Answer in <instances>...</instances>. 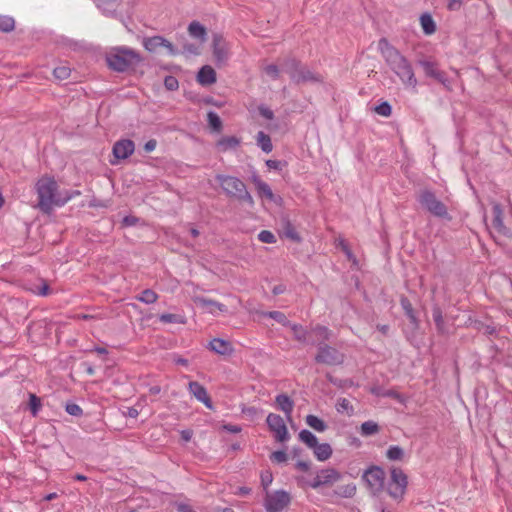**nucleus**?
<instances>
[{
    "label": "nucleus",
    "instance_id": "obj_1",
    "mask_svg": "<svg viewBox=\"0 0 512 512\" xmlns=\"http://www.w3.org/2000/svg\"><path fill=\"white\" fill-rule=\"evenodd\" d=\"M379 50L386 63L406 86L415 88L417 79L410 62L387 39L382 38L378 43Z\"/></svg>",
    "mask_w": 512,
    "mask_h": 512
},
{
    "label": "nucleus",
    "instance_id": "obj_2",
    "mask_svg": "<svg viewBox=\"0 0 512 512\" xmlns=\"http://www.w3.org/2000/svg\"><path fill=\"white\" fill-rule=\"evenodd\" d=\"M35 191L38 199L36 208L45 214H50L55 206H63L71 199V196L59 195L58 184L55 178L49 175H43L36 181Z\"/></svg>",
    "mask_w": 512,
    "mask_h": 512
},
{
    "label": "nucleus",
    "instance_id": "obj_3",
    "mask_svg": "<svg viewBox=\"0 0 512 512\" xmlns=\"http://www.w3.org/2000/svg\"><path fill=\"white\" fill-rule=\"evenodd\" d=\"M106 62L110 69L124 72L142 62L139 53L130 48H114L106 55Z\"/></svg>",
    "mask_w": 512,
    "mask_h": 512
},
{
    "label": "nucleus",
    "instance_id": "obj_4",
    "mask_svg": "<svg viewBox=\"0 0 512 512\" xmlns=\"http://www.w3.org/2000/svg\"><path fill=\"white\" fill-rule=\"evenodd\" d=\"M417 200L421 207L434 217L451 220L448 207L437 198L434 192L429 189H422L417 194Z\"/></svg>",
    "mask_w": 512,
    "mask_h": 512
},
{
    "label": "nucleus",
    "instance_id": "obj_5",
    "mask_svg": "<svg viewBox=\"0 0 512 512\" xmlns=\"http://www.w3.org/2000/svg\"><path fill=\"white\" fill-rule=\"evenodd\" d=\"M216 179L228 196L235 197L249 205L254 204V200L251 194L247 191L246 185L239 178L218 174L216 175Z\"/></svg>",
    "mask_w": 512,
    "mask_h": 512
},
{
    "label": "nucleus",
    "instance_id": "obj_6",
    "mask_svg": "<svg viewBox=\"0 0 512 512\" xmlns=\"http://www.w3.org/2000/svg\"><path fill=\"white\" fill-rule=\"evenodd\" d=\"M285 70L289 74L291 80L296 84L322 81L321 75L312 72L306 66L301 65L294 59L286 62Z\"/></svg>",
    "mask_w": 512,
    "mask_h": 512
},
{
    "label": "nucleus",
    "instance_id": "obj_7",
    "mask_svg": "<svg viewBox=\"0 0 512 512\" xmlns=\"http://www.w3.org/2000/svg\"><path fill=\"white\" fill-rule=\"evenodd\" d=\"M291 502L290 494L284 490L266 493L264 506L267 512H281Z\"/></svg>",
    "mask_w": 512,
    "mask_h": 512
},
{
    "label": "nucleus",
    "instance_id": "obj_8",
    "mask_svg": "<svg viewBox=\"0 0 512 512\" xmlns=\"http://www.w3.org/2000/svg\"><path fill=\"white\" fill-rule=\"evenodd\" d=\"M408 481L407 476L399 468L391 470V483L388 487V493L394 499L402 498L405 493Z\"/></svg>",
    "mask_w": 512,
    "mask_h": 512
},
{
    "label": "nucleus",
    "instance_id": "obj_9",
    "mask_svg": "<svg viewBox=\"0 0 512 512\" xmlns=\"http://www.w3.org/2000/svg\"><path fill=\"white\" fill-rule=\"evenodd\" d=\"M344 358V354L336 348L324 345L319 348L315 360L326 365H340L344 362Z\"/></svg>",
    "mask_w": 512,
    "mask_h": 512
},
{
    "label": "nucleus",
    "instance_id": "obj_10",
    "mask_svg": "<svg viewBox=\"0 0 512 512\" xmlns=\"http://www.w3.org/2000/svg\"><path fill=\"white\" fill-rule=\"evenodd\" d=\"M363 479L375 495L383 489L385 472L380 467H372L365 472Z\"/></svg>",
    "mask_w": 512,
    "mask_h": 512
},
{
    "label": "nucleus",
    "instance_id": "obj_11",
    "mask_svg": "<svg viewBox=\"0 0 512 512\" xmlns=\"http://www.w3.org/2000/svg\"><path fill=\"white\" fill-rule=\"evenodd\" d=\"M275 441L284 443L290 439L284 418H266Z\"/></svg>",
    "mask_w": 512,
    "mask_h": 512
},
{
    "label": "nucleus",
    "instance_id": "obj_12",
    "mask_svg": "<svg viewBox=\"0 0 512 512\" xmlns=\"http://www.w3.org/2000/svg\"><path fill=\"white\" fill-rule=\"evenodd\" d=\"M143 46L149 52H156L159 48L167 49L170 55H176L177 51L173 44L161 36L147 37L143 39Z\"/></svg>",
    "mask_w": 512,
    "mask_h": 512
},
{
    "label": "nucleus",
    "instance_id": "obj_13",
    "mask_svg": "<svg viewBox=\"0 0 512 512\" xmlns=\"http://www.w3.org/2000/svg\"><path fill=\"white\" fill-rule=\"evenodd\" d=\"M340 473L334 468L322 469L310 483V486L317 489L324 485H330L340 479Z\"/></svg>",
    "mask_w": 512,
    "mask_h": 512
},
{
    "label": "nucleus",
    "instance_id": "obj_14",
    "mask_svg": "<svg viewBox=\"0 0 512 512\" xmlns=\"http://www.w3.org/2000/svg\"><path fill=\"white\" fill-rule=\"evenodd\" d=\"M135 144L132 140L129 139H121L117 141L112 149L113 155L116 161H110L112 165L116 164L118 160H123L128 158L134 153Z\"/></svg>",
    "mask_w": 512,
    "mask_h": 512
},
{
    "label": "nucleus",
    "instance_id": "obj_15",
    "mask_svg": "<svg viewBox=\"0 0 512 512\" xmlns=\"http://www.w3.org/2000/svg\"><path fill=\"white\" fill-rule=\"evenodd\" d=\"M193 302L203 308L207 313L217 315L219 313H226L228 311L227 306L213 299L205 297L195 296Z\"/></svg>",
    "mask_w": 512,
    "mask_h": 512
},
{
    "label": "nucleus",
    "instance_id": "obj_16",
    "mask_svg": "<svg viewBox=\"0 0 512 512\" xmlns=\"http://www.w3.org/2000/svg\"><path fill=\"white\" fill-rule=\"evenodd\" d=\"M229 51V44L221 36L215 35L213 38V55L218 64H224L228 60Z\"/></svg>",
    "mask_w": 512,
    "mask_h": 512
},
{
    "label": "nucleus",
    "instance_id": "obj_17",
    "mask_svg": "<svg viewBox=\"0 0 512 512\" xmlns=\"http://www.w3.org/2000/svg\"><path fill=\"white\" fill-rule=\"evenodd\" d=\"M188 390L199 402L203 403L207 408H212L211 398L202 384L197 381H190L188 383Z\"/></svg>",
    "mask_w": 512,
    "mask_h": 512
},
{
    "label": "nucleus",
    "instance_id": "obj_18",
    "mask_svg": "<svg viewBox=\"0 0 512 512\" xmlns=\"http://www.w3.org/2000/svg\"><path fill=\"white\" fill-rule=\"evenodd\" d=\"M421 66L426 76L434 78L445 86L449 85V81L445 72L439 70L435 63L430 61H422Z\"/></svg>",
    "mask_w": 512,
    "mask_h": 512
},
{
    "label": "nucleus",
    "instance_id": "obj_19",
    "mask_svg": "<svg viewBox=\"0 0 512 512\" xmlns=\"http://www.w3.org/2000/svg\"><path fill=\"white\" fill-rule=\"evenodd\" d=\"M251 181L254 184L257 193L260 197H264L270 201L276 202L277 198L272 192L270 186L264 182L258 175H253Z\"/></svg>",
    "mask_w": 512,
    "mask_h": 512
},
{
    "label": "nucleus",
    "instance_id": "obj_20",
    "mask_svg": "<svg viewBox=\"0 0 512 512\" xmlns=\"http://www.w3.org/2000/svg\"><path fill=\"white\" fill-rule=\"evenodd\" d=\"M209 348L219 355H231L234 352L233 345L224 339L214 338L209 343Z\"/></svg>",
    "mask_w": 512,
    "mask_h": 512
},
{
    "label": "nucleus",
    "instance_id": "obj_21",
    "mask_svg": "<svg viewBox=\"0 0 512 512\" xmlns=\"http://www.w3.org/2000/svg\"><path fill=\"white\" fill-rule=\"evenodd\" d=\"M217 80V77H216V72L215 70L209 66V65H205L203 66L198 74H197V81L199 84H201L202 86H209V85H212L216 82Z\"/></svg>",
    "mask_w": 512,
    "mask_h": 512
},
{
    "label": "nucleus",
    "instance_id": "obj_22",
    "mask_svg": "<svg viewBox=\"0 0 512 512\" xmlns=\"http://www.w3.org/2000/svg\"><path fill=\"white\" fill-rule=\"evenodd\" d=\"M188 33L191 37L198 39L203 44L207 38L206 28L198 21H192L188 26Z\"/></svg>",
    "mask_w": 512,
    "mask_h": 512
},
{
    "label": "nucleus",
    "instance_id": "obj_23",
    "mask_svg": "<svg viewBox=\"0 0 512 512\" xmlns=\"http://www.w3.org/2000/svg\"><path fill=\"white\" fill-rule=\"evenodd\" d=\"M493 213H494V219H493V229L501 234V235H508L509 230L505 227L502 220V209L499 204H495L493 206Z\"/></svg>",
    "mask_w": 512,
    "mask_h": 512
},
{
    "label": "nucleus",
    "instance_id": "obj_24",
    "mask_svg": "<svg viewBox=\"0 0 512 512\" xmlns=\"http://www.w3.org/2000/svg\"><path fill=\"white\" fill-rule=\"evenodd\" d=\"M275 403L277 409L282 411L284 414H291L294 407V403L289 396H287L286 394H280L276 397Z\"/></svg>",
    "mask_w": 512,
    "mask_h": 512
},
{
    "label": "nucleus",
    "instance_id": "obj_25",
    "mask_svg": "<svg viewBox=\"0 0 512 512\" xmlns=\"http://www.w3.org/2000/svg\"><path fill=\"white\" fill-rule=\"evenodd\" d=\"M240 139L235 136H225L217 141V148L221 152H226L229 149H234L240 145Z\"/></svg>",
    "mask_w": 512,
    "mask_h": 512
},
{
    "label": "nucleus",
    "instance_id": "obj_26",
    "mask_svg": "<svg viewBox=\"0 0 512 512\" xmlns=\"http://www.w3.org/2000/svg\"><path fill=\"white\" fill-rule=\"evenodd\" d=\"M27 289L38 296H48L51 294L49 284L44 279H39L37 283L31 284Z\"/></svg>",
    "mask_w": 512,
    "mask_h": 512
},
{
    "label": "nucleus",
    "instance_id": "obj_27",
    "mask_svg": "<svg viewBox=\"0 0 512 512\" xmlns=\"http://www.w3.org/2000/svg\"><path fill=\"white\" fill-rule=\"evenodd\" d=\"M420 24L424 34L432 35L436 32V24L430 14L425 13L421 15Z\"/></svg>",
    "mask_w": 512,
    "mask_h": 512
},
{
    "label": "nucleus",
    "instance_id": "obj_28",
    "mask_svg": "<svg viewBox=\"0 0 512 512\" xmlns=\"http://www.w3.org/2000/svg\"><path fill=\"white\" fill-rule=\"evenodd\" d=\"M313 451L319 461H325L332 455V448L328 443L317 444Z\"/></svg>",
    "mask_w": 512,
    "mask_h": 512
},
{
    "label": "nucleus",
    "instance_id": "obj_29",
    "mask_svg": "<svg viewBox=\"0 0 512 512\" xmlns=\"http://www.w3.org/2000/svg\"><path fill=\"white\" fill-rule=\"evenodd\" d=\"M256 141L258 146L266 153H269L273 149V145L271 142V138L269 135L265 134L264 132L260 131L258 132L256 136Z\"/></svg>",
    "mask_w": 512,
    "mask_h": 512
},
{
    "label": "nucleus",
    "instance_id": "obj_30",
    "mask_svg": "<svg viewBox=\"0 0 512 512\" xmlns=\"http://www.w3.org/2000/svg\"><path fill=\"white\" fill-rule=\"evenodd\" d=\"M300 440L305 443L309 448H314L318 444L316 436L309 430H302L299 433Z\"/></svg>",
    "mask_w": 512,
    "mask_h": 512
},
{
    "label": "nucleus",
    "instance_id": "obj_31",
    "mask_svg": "<svg viewBox=\"0 0 512 512\" xmlns=\"http://www.w3.org/2000/svg\"><path fill=\"white\" fill-rule=\"evenodd\" d=\"M289 327L293 331L294 338L297 341H299L301 343L307 342L308 331L303 326L291 323V325Z\"/></svg>",
    "mask_w": 512,
    "mask_h": 512
},
{
    "label": "nucleus",
    "instance_id": "obj_32",
    "mask_svg": "<svg viewBox=\"0 0 512 512\" xmlns=\"http://www.w3.org/2000/svg\"><path fill=\"white\" fill-rule=\"evenodd\" d=\"M336 410L340 414H351L353 412L351 401L346 398L340 399L336 404Z\"/></svg>",
    "mask_w": 512,
    "mask_h": 512
},
{
    "label": "nucleus",
    "instance_id": "obj_33",
    "mask_svg": "<svg viewBox=\"0 0 512 512\" xmlns=\"http://www.w3.org/2000/svg\"><path fill=\"white\" fill-rule=\"evenodd\" d=\"M15 28V21L12 17L2 16L0 17V31L1 32H11Z\"/></svg>",
    "mask_w": 512,
    "mask_h": 512
},
{
    "label": "nucleus",
    "instance_id": "obj_34",
    "mask_svg": "<svg viewBox=\"0 0 512 512\" xmlns=\"http://www.w3.org/2000/svg\"><path fill=\"white\" fill-rule=\"evenodd\" d=\"M336 493L341 497L351 498L356 493V486L354 484L340 486L336 490Z\"/></svg>",
    "mask_w": 512,
    "mask_h": 512
},
{
    "label": "nucleus",
    "instance_id": "obj_35",
    "mask_svg": "<svg viewBox=\"0 0 512 512\" xmlns=\"http://www.w3.org/2000/svg\"><path fill=\"white\" fill-rule=\"evenodd\" d=\"M378 430H379V427H378L377 423H375L373 421H366L361 426V434L363 436L373 435V434L377 433Z\"/></svg>",
    "mask_w": 512,
    "mask_h": 512
},
{
    "label": "nucleus",
    "instance_id": "obj_36",
    "mask_svg": "<svg viewBox=\"0 0 512 512\" xmlns=\"http://www.w3.org/2000/svg\"><path fill=\"white\" fill-rule=\"evenodd\" d=\"M263 315L274 319L275 321H277L278 323H280L284 326L291 325V322L287 319L285 314L280 311L267 312V313H264Z\"/></svg>",
    "mask_w": 512,
    "mask_h": 512
},
{
    "label": "nucleus",
    "instance_id": "obj_37",
    "mask_svg": "<svg viewBox=\"0 0 512 512\" xmlns=\"http://www.w3.org/2000/svg\"><path fill=\"white\" fill-rule=\"evenodd\" d=\"M158 299V295L150 289L144 290L141 295L138 297V300L146 303V304H152L155 303Z\"/></svg>",
    "mask_w": 512,
    "mask_h": 512
},
{
    "label": "nucleus",
    "instance_id": "obj_38",
    "mask_svg": "<svg viewBox=\"0 0 512 512\" xmlns=\"http://www.w3.org/2000/svg\"><path fill=\"white\" fill-rule=\"evenodd\" d=\"M386 455L389 460H401L404 456V451L399 446H390L387 450Z\"/></svg>",
    "mask_w": 512,
    "mask_h": 512
},
{
    "label": "nucleus",
    "instance_id": "obj_39",
    "mask_svg": "<svg viewBox=\"0 0 512 512\" xmlns=\"http://www.w3.org/2000/svg\"><path fill=\"white\" fill-rule=\"evenodd\" d=\"M401 306L403 308V310L405 311L406 315L408 316V318L410 319V321L412 323H416V316H415V313H414V310H413V307H412V304L410 303V301L403 297L401 299Z\"/></svg>",
    "mask_w": 512,
    "mask_h": 512
},
{
    "label": "nucleus",
    "instance_id": "obj_40",
    "mask_svg": "<svg viewBox=\"0 0 512 512\" xmlns=\"http://www.w3.org/2000/svg\"><path fill=\"white\" fill-rule=\"evenodd\" d=\"M28 406H29V410L30 412L35 415L39 412L41 406H42V403H41V399L39 397H37L35 394H30L29 395V403H28Z\"/></svg>",
    "mask_w": 512,
    "mask_h": 512
},
{
    "label": "nucleus",
    "instance_id": "obj_41",
    "mask_svg": "<svg viewBox=\"0 0 512 512\" xmlns=\"http://www.w3.org/2000/svg\"><path fill=\"white\" fill-rule=\"evenodd\" d=\"M71 74V69L68 66H59L53 70V75L58 80H66Z\"/></svg>",
    "mask_w": 512,
    "mask_h": 512
},
{
    "label": "nucleus",
    "instance_id": "obj_42",
    "mask_svg": "<svg viewBox=\"0 0 512 512\" xmlns=\"http://www.w3.org/2000/svg\"><path fill=\"white\" fill-rule=\"evenodd\" d=\"M207 120L211 128L215 131H220L222 127V122L220 117L215 112H209L207 115Z\"/></svg>",
    "mask_w": 512,
    "mask_h": 512
},
{
    "label": "nucleus",
    "instance_id": "obj_43",
    "mask_svg": "<svg viewBox=\"0 0 512 512\" xmlns=\"http://www.w3.org/2000/svg\"><path fill=\"white\" fill-rule=\"evenodd\" d=\"M159 319L163 323H181V324L185 323V320L183 317L176 315V314H171V313L162 314L159 316Z\"/></svg>",
    "mask_w": 512,
    "mask_h": 512
},
{
    "label": "nucleus",
    "instance_id": "obj_44",
    "mask_svg": "<svg viewBox=\"0 0 512 512\" xmlns=\"http://www.w3.org/2000/svg\"><path fill=\"white\" fill-rule=\"evenodd\" d=\"M307 424L316 431L322 432L326 429V424L322 418H306Z\"/></svg>",
    "mask_w": 512,
    "mask_h": 512
},
{
    "label": "nucleus",
    "instance_id": "obj_45",
    "mask_svg": "<svg viewBox=\"0 0 512 512\" xmlns=\"http://www.w3.org/2000/svg\"><path fill=\"white\" fill-rule=\"evenodd\" d=\"M313 332L315 333L316 337L322 341L328 340L331 336V331L324 326H316L313 329Z\"/></svg>",
    "mask_w": 512,
    "mask_h": 512
},
{
    "label": "nucleus",
    "instance_id": "obj_46",
    "mask_svg": "<svg viewBox=\"0 0 512 512\" xmlns=\"http://www.w3.org/2000/svg\"><path fill=\"white\" fill-rule=\"evenodd\" d=\"M375 112L383 117H389L392 113V108L388 102H383L375 107Z\"/></svg>",
    "mask_w": 512,
    "mask_h": 512
},
{
    "label": "nucleus",
    "instance_id": "obj_47",
    "mask_svg": "<svg viewBox=\"0 0 512 512\" xmlns=\"http://www.w3.org/2000/svg\"><path fill=\"white\" fill-rule=\"evenodd\" d=\"M264 72L270 79H273V80L277 79L280 75V70H279L278 66H276L274 64L265 66Z\"/></svg>",
    "mask_w": 512,
    "mask_h": 512
},
{
    "label": "nucleus",
    "instance_id": "obj_48",
    "mask_svg": "<svg viewBox=\"0 0 512 512\" xmlns=\"http://www.w3.org/2000/svg\"><path fill=\"white\" fill-rule=\"evenodd\" d=\"M258 238L263 243L271 244L276 242L274 234L268 230L261 231L258 235Z\"/></svg>",
    "mask_w": 512,
    "mask_h": 512
},
{
    "label": "nucleus",
    "instance_id": "obj_49",
    "mask_svg": "<svg viewBox=\"0 0 512 512\" xmlns=\"http://www.w3.org/2000/svg\"><path fill=\"white\" fill-rule=\"evenodd\" d=\"M164 86L169 91L177 90L179 87V82L174 76H167L164 79Z\"/></svg>",
    "mask_w": 512,
    "mask_h": 512
},
{
    "label": "nucleus",
    "instance_id": "obj_50",
    "mask_svg": "<svg viewBox=\"0 0 512 512\" xmlns=\"http://www.w3.org/2000/svg\"><path fill=\"white\" fill-rule=\"evenodd\" d=\"M270 459H271V461L276 462V463H284L287 461L288 457H287V454L285 451L279 450V451H274L270 455Z\"/></svg>",
    "mask_w": 512,
    "mask_h": 512
},
{
    "label": "nucleus",
    "instance_id": "obj_51",
    "mask_svg": "<svg viewBox=\"0 0 512 512\" xmlns=\"http://www.w3.org/2000/svg\"><path fill=\"white\" fill-rule=\"evenodd\" d=\"M183 52L188 55H199L200 54V45L185 44L183 47Z\"/></svg>",
    "mask_w": 512,
    "mask_h": 512
},
{
    "label": "nucleus",
    "instance_id": "obj_52",
    "mask_svg": "<svg viewBox=\"0 0 512 512\" xmlns=\"http://www.w3.org/2000/svg\"><path fill=\"white\" fill-rule=\"evenodd\" d=\"M66 412L71 416H77L82 413L81 408L75 403H68L65 408Z\"/></svg>",
    "mask_w": 512,
    "mask_h": 512
},
{
    "label": "nucleus",
    "instance_id": "obj_53",
    "mask_svg": "<svg viewBox=\"0 0 512 512\" xmlns=\"http://www.w3.org/2000/svg\"><path fill=\"white\" fill-rule=\"evenodd\" d=\"M272 481H273V477H272L271 472L266 471L265 473L261 474V484L265 490L272 483Z\"/></svg>",
    "mask_w": 512,
    "mask_h": 512
},
{
    "label": "nucleus",
    "instance_id": "obj_54",
    "mask_svg": "<svg viewBox=\"0 0 512 512\" xmlns=\"http://www.w3.org/2000/svg\"><path fill=\"white\" fill-rule=\"evenodd\" d=\"M433 319H434L437 327L440 328L443 323V316H442V312L439 308L434 309Z\"/></svg>",
    "mask_w": 512,
    "mask_h": 512
},
{
    "label": "nucleus",
    "instance_id": "obj_55",
    "mask_svg": "<svg viewBox=\"0 0 512 512\" xmlns=\"http://www.w3.org/2000/svg\"><path fill=\"white\" fill-rule=\"evenodd\" d=\"M175 507L179 512H197L190 505L185 503H175Z\"/></svg>",
    "mask_w": 512,
    "mask_h": 512
},
{
    "label": "nucleus",
    "instance_id": "obj_56",
    "mask_svg": "<svg viewBox=\"0 0 512 512\" xmlns=\"http://www.w3.org/2000/svg\"><path fill=\"white\" fill-rule=\"evenodd\" d=\"M266 165L270 169L280 170L282 169V162L278 160H267Z\"/></svg>",
    "mask_w": 512,
    "mask_h": 512
},
{
    "label": "nucleus",
    "instance_id": "obj_57",
    "mask_svg": "<svg viewBox=\"0 0 512 512\" xmlns=\"http://www.w3.org/2000/svg\"><path fill=\"white\" fill-rule=\"evenodd\" d=\"M223 430L228 431L230 433H239L241 431V427L238 425L226 424L222 427Z\"/></svg>",
    "mask_w": 512,
    "mask_h": 512
},
{
    "label": "nucleus",
    "instance_id": "obj_58",
    "mask_svg": "<svg viewBox=\"0 0 512 512\" xmlns=\"http://www.w3.org/2000/svg\"><path fill=\"white\" fill-rule=\"evenodd\" d=\"M181 439L183 442H189L192 438L193 432L190 429L182 430L181 431Z\"/></svg>",
    "mask_w": 512,
    "mask_h": 512
},
{
    "label": "nucleus",
    "instance_id": "obj_59",
    "mask_svg": "<svg viewBox=\"0 0 512 512\" xmlns=\"http://www.w3.org/2000/svg\"><path fill=\"white\" fill-rule=\"evenodd\" d=\"M157 146V141L154 139H151L147 141L144 145V149L146 152H152Z\"/></svg>",
    "mask_w": 512,
    "mask_h": 512
},
{
    "label": "nucleus",
    "instance_id": "obj_60",
    "mask_svg": "<svg viewBox=\"0 0 512 512\" xmlns=\"http://www.w3.org/2000/svg\"><path fill=\"white\" fill-rule=\"evenodd\" d=\"M462 0H448V9L457 10L461 7Z\"/></svg>",
    "mask_w": 512,
    "mask_h": 512
},
{
    "label": "nucleus",
    "instance_id": "obj_61",
    "mask_svg": "<svg viewBox=\"0 0 512 512\" xmlns=\"http://www.w3.org/2000/svg\"><path fill=\"white\" fill-rule=\"evenodd\" d=\"M296 468L303 472H307L310 469V463L306 461H298L296 463Z\"/></svg>",
    "mask_w": 512,
    "mask_h": 512
},
{
    "label": "nucleus",
    "instance_id": "obj_62",
    "mask_svg": "<svg viewBox=\"0 0 512 512\" xmlns=\"http://www.w3.org/2000/svg\"><path fill=\"white\" fill-rule=\"evenodd\" d=\"M174 361H175L176 364H179V365H182V366H185V367H187L189 365V361L187 359H185V358L180 357V356L175 357Z\"/></svg>",
    "mask_w": 512,
    "mask_h": 512
},
{
    "label": "nucleus",
    "instance_id": "obj_63",
    "mask_svg": "<svg viewBox=\"0 0 512 512\" xmlns=\"http://www.w3.org/2000/svg\"><path fill=\"white\" fill-rule=\"evenodd\" d=\"M261 112V115L264 116L265 118L267 119H272L273 118V112L267 108H263L260 110Z\"/></svg>",
    "mask_w": 512,
    "mask_h": 512
},
{
    "label": "nucleus",
    "instance_id": "obj_64",
    "mask_svg": "<svg viewBox=\"0 0 512 512\" xmlns=\"http://www.w3.org/2000/svg\"><path fill=\"white\" fill-rule=\"evenodd\" d=\"M123 223L127 226H131L135 224V218L134 217H125L123 219Z\"/></svg>",
    "mask_w": 512,
    "mask_h": 512
}]
</instances>
